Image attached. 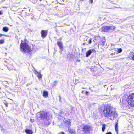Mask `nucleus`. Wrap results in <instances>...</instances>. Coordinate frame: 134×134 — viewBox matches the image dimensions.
<instances>
[{"instance_id":"f257e3e1","label":"nucleus","mask_w":134,"mask_h":134,"mask_svg":"<svg viewBox=\"0 0 134 134\" xmlns=\"http://www.w3.org/2000/svg\"><path fill=\"white\" fill-rule=\"evenodd\" d=\"M101 113L105 117L111 120H114L118 116L116 111L113 109V107L109 105L102 107Z\"/></svg>"},{"instance_id":"f03ea898","label":"nucleus","mask_w":134,"mask_h":134,"mask_svg":"<svg viewBox=\"0 0 134 134\" xmlns=\"http://www.w3.org/2000/svg\"><path fill=\"white\" fill-rule=\"evenodd\" d=\"M124 105L126 107L128 105L134 106V93L131 94L128 97L127 101L123 102Z\"/></svg>"},{"instance_id":"7ed1b4c3","label":"nucleus","mask_w":134,"mask_h":134,"mask_svg":"<svg viewBox=\"0 0 134 134\" xmlns=\"http://www.w3.org/2000/svg\"><path fill=\"white\" fill-rule=\"evenodd\" d=\"M49 115V113L43 111H41L36 114L37 119H40L43 120H44L45 118H48Z\"/></svg>"},{"instance_id":"20e7f679","label":"nucleus","mask_w":134,"mask_h":134,"mask_svg":"<svg viewBox=\"0 0 134 134\" xmlns=\"http://www.w3.org/2000/svg\"><path fill=\"white\" fill-rule=\"evenodd\" d=\"M21 51L25 53H28L31 51V48L26 43L22 42L20 45Z\"/></svg>"},{"instance_id":"39448f33","label":"nucleus","mask_w":134,"mask_h":134,"mask_svg":"<svg viewBox=\"0 0 134 134\" xmlns=\"http://www.w3.org/2000/svg\"><path fill=\"white\" fill-rule=\"evenodd\" d=\"M81 129L85 134H88L91 130H92V127L90 125L83 124L81 126Z\"/></svg>"},{"instance_id":"423d86ee","label":"nucleus","mask_w":134,"mask_h":134,"mask_svg":"<svg viewBox=\"0 0 134 134\" xmlns=\"http://www.w3.org/2000/svg\"><path fill=\"white\" fill-rule=\"evenodd\" d=\"M74 57V55L72 52L69 53L67 55V58L69 60L72 59Z\"/></svg>"},{"instance_id":"0eeeda50","label":"nucleus","mask_w":134,"mask_h":134,"mask_svg":"<svg viewBox=\"0 0 134 134\" xmlns=\"http://www.w3.org/2000/svg\"><path fill=\"white\" fill-rule=\"evenodd\" d=\"M129 58L134 60V51L131 52L129 55Z\"/></svg>"},{"instance_id":"6e6552de","label":"nucleus","mask_w":134,"mask_h":134,"mask_svg":"<svg viewBox=\"0 0 134 134\" xmlns=\"http://www.w3.org/2000/svg\"><path fill=\"white\" fill-rule=\"evenodd\" d=\"M102 31L104 32L110 31L109 26H104L102 27Z\"/></svg>"},{"instance_id":"1a4fd4ad","label":"nucleus","mask_w":134,"mask_h":134,"mask_svg":"<svg viewBox=\"0 0 134 134\" xmlns=\"http://www.w3.org/2000/svg\"><path fill=\"white\" fill-rule=\"evenodd\" d=\"M41 33L42 37L44 38L47 34V30H42L41 31Z\"/></svg>"},{"instance_id":"9d476101","label":"nucleus","mask_w":134,"mask_h":134,"mask_svg":"<svg viewBox=\"0 0 134 134\" xmlns=\"http://www.w3.org/2000/svg\"><path fill=\"white\" fill-rule=\"evenodd\" d=\"M50 116H49L48 117V118H47L44 119V120H43L44 121V123L46 125H49L50 122H49L50 118H49Z\"/></svg>"},{"instance_id":"9b49d317","label":"nucleus","mask_w":134,"mask_h":134,"mask_svg":"<svg viewBox=\"0 0 134 134\" xmlns=\"http://www.w3.org/2000/svg\"><path fill=\"white\" fill-rule=\"evenodd\" d=\"M93 51V50H89L86 53V56L87 57H88Z\"/></svg>"},{"instance_id":"f8f14e48","label":"nucleus","mask_w":134,"mask_h":134,"mask_svg":"<svg viewBox=\"0 0 134 134\" xmlns=\"http://www.w3.org/2000/svg\"><path fill=\"white\" fill-rule=\"evenodd\" d=\"M57 44L59 47L60 49L62 51L63 49V47L62 43L60 42H57Z\"/></svg>"},{"instance_id":"ddd939ff","label":"nucleus","mask_w":134,"mask_h":134,"mask_svg":"<svg viewBox=\"0 0 134 134\" xmlns=\"http://www.w3.org/2000/svg\"><path fill=\"white\" fill-rule=\"evenodd\" d=\"M65 125H67L69 127H70L71 125V122L69 120H67L65 121Z\"/></svg>"},{"instance_id":"4468645a","label":"nucleus","mask_w":134,"mask_h":134,"mask_svg":"<svg viewBox=\"0 0 134 134\" xmlns=\"http://www.w3.org/2000/svg\"><path fill=\"white\" fill-rule=\"evenodd\" d=\"M25 132L27 134H32L33 131L29 129H27L25 130Z\"/></svg>"},{"instance_id":"2eb2a0df","label":"nucleus","mask_w":134,"mask_h":134,"mask_svg":"<svg viewBox=\"0 0 134 134\" xmlns=\"http://www.w3.org/2000/svg\"><path fill=\"white\" fill-rule=\"evenodd\" d=\"M48 92L46 91H44L43 93V96L44 97L46 98L48 97Z\"/></svg>"},{"instance_id":"dca6fc26","label":"nucleus","mask_w":134,"mask_h":134,"mask_svg":"<svg viewBox=\"0 0 134 134\" xmlns=\"http://www.w3.org/2000/svg\"><path fill=\"white\" fill-rule=\"evenodd\" d=\"M35 71L37 73V76L39 78H42V75L41 74L40 72H38L36 70H35Z\"/></svg>"},{"instance_id":"f3484780","label":"nucleus","mask_w":134,"mask_h":134,"mask_svg":"<svg viewBox=\"0 0 134 134\" xmlns=\"http://www.w3.org/2000/svg\"><path fill=\"white\" fill-rule=\"evenodd\" d=\"M102 43H101L102 45L103 46L105 44V37H104L102 38Z\"/></svg>"},{"instance_id":"a211bd4d","label":"nucleus","mask_w":134,"mask_h":134,"mask_svg":"<svg viewBox=\"0 0 134 134\" xmlns=\"http://www.w3.org/2000/svg\"><path fill=\"white\" fill-rule=\"evenodd\" d=\"M8 29H9L6 27H4L3 28V30L6 32H7L8 31Z\"/></svg>"},{"instance_id":"6ab92c4d","label":"nucleus","mask_w":134,"mask_h":134,"mask_svg":"<svg viewBox=\"0 0 134 134\" xmlns=\"http://www.w3.org/2000/svg\"><path fill=\"white\" fill-rule=\"evenodd\" d=\"M118 124L117 122H115V131L117 132V131L118 130Z\"/></svg>"},{"instance_id":"aec40b11","label":"nucleus","mask_w":134,"mask_h":134,"mask_svg":"<svg viewBox=\"0 0 134 134\" xmlns=\"http://www.w3.org/2000/svg\"><path fill=\"white\" fill-rule=\"evenodd\" d=\"M109 29L110 30V31H111L112 30H113L115 29V27L114 26H109Z\"/></svg>"},{"instance_id":"412c9836","label":"nucleus","mask_w":134,"mask_h":134,"mask_svg":"<svg viewBox=\"0 0 134 134\" xmlns=\"http://www.w3.org/2000/svg\"><path fill=\"white\" fill-rule=\"evenodd\" d=\"M105 125L104 124L103 125V126L102 127V131L104 132L105 128Z\"/></svg>"},{"instance_id":"4be33fe9","label":"nucleus","mask_w":134,"mask_h":134,"mask_svg":"<svg viewBox=\"0 0 134 134\" xmlns=\"http://www.w3.org/2000/svg\"><path fill=\"white\" fill-rule=\"evenodd\" d=\"M122 51V49L121 48L118 49V53H120Z\"/></svg>"},{"instance_id":"5701e85b","label":"nucleus","mask_w":134,"mask_h":134,"mask_svg":"<svg viewBox=\"0 0 134 134\" xmlns=\"http://www.w3.org/2000/svg\"><path fill=\"white\" fill-rule=\"evenodd\" d=\"M4 41L2 39L1 40H0V44H2L4 43Z\"/></svg>"},{"instance_id":"b1692460","label":"nucleus","mask_w":134,"mask_h":134,"mask_svg":"<svg viewBox=\"0 0 134 134\" xmlns=\"http://www.w3.org/2000/svg\"><path fill=\"white\" fill-rule=\"evenodd\" d=\"M70 131V133H71V134H75V133H74V131H75L74 130H72V131H71V130H70V131Z\"/></svg>"},{"instance_id":"393cba45","label":"nucleus","mask_w":134,"mask_h":134,"mask_svg":"<svg viewBox=\"0 0 134 134\" xmlns=\"http://www.w3.org/2000/svg\"><path fill=\"white\" fill-rule=\"evenodd\" d=\"M62 110H60V112L59 113V115H60L61 114H62Z\"/></svg>"},{"instance_id":"a878e982","label":"nucleus","mask_w":134,"mask_h":134,"mask_svg":"<svg viewBox=\"0 0 134 134\" xmlns=\"http://www.w3.org/2000/svg\"><path fill=\"white\" fill-rule=\"evenodd\" d=\"M92 40L91 39L89 40L88 43L90 44L91 43Z\"/></svg>"},{"instance_id":"bb28decb","label":"nucleus","mask_w":134,"mask_h":134,"mask_svg":"<svg viewBox=\"0 0 134 134\" xmlns=\"http://www.w3.org/2000/svg\"><path fill=\"white\" fill-rule=\"evenodd\" d=\"M30 121L31 122H34V119H30Z\"/></svg>"},{"instance_id":"cd10ccee","label":"nucleus","mask_w":134,"mask_h":134,"mask_svg":"<svg viewBox=\"0 0 134 134\" xmlns=\"http://www.w3.org/2000/svg\"><path fill=\"white\" fill-rule=\"evenodd\" d=\"M89 94V93L87 91H86L85 93V94L86 95H88Z\"/></svg>"},{"instance_id":"c85d7f7f","label":"nucleus","mask_w":134,"mask_h":134,"mask_svg":"<svg viewBox=\"0 0 134 134\" xmlns=\"http://www.w3.org/2000/svg\"><path fill=\"white\" fill-rule=\"evenodd\" d=\"M90 2L91 3H92L93 2V0H89Z\"/></svg>"},{"instance_id":"c756f323","label":"nucleus","mask_w":134,"mask_h":134,"mask_svg":"<svg viewBox=\"0 0 134 134\" xmlns=\"http://www.w3.org/2000/svg\"><path fill=\"white\" fill-rule=\"evenodd\" d=\"M59 134H65V133L63 132H62L59 133Z\"/></svg>"},{"instance_id":"7c9ffc66","label":"nucleus","mask_w":134,"mask_h":134,"mask_svg":"<svg viewBox=\"0 0 134 134\" xmlns=\"http://www.w3.org/2000/svg\"><path fill=\"white\" fill-rule=\"evenodd\" d=\"M57 83V81H55L54 82V85H55Z\"/></svg>"},{"instance_id":"2f4dec72","label":"nucleus","mask_w":134,"mask_h":134,"mask_svg":"<svg viewBox=\"0 0 134 134\" xmlns=\"http://www.w3.org/2000/svg\"><path fill=\"white\" fill-rule=\"evenodd\" d=\"M105 134H112V133L110 132H109L106 133Z\"/></svg>"},{"instance_id":"473e14b6","label":"nucleus","mask_w":134,"mask_h":134,"mask_svg":"<svg viewBox=\"0 0 134 134\" xmlns=\"http://www.w3.org/2000/svg\"><path fill=\"white\" fill-rule=\"evenodd\" d=\"M59 101H60L61 100V97H60V95H59Z\"/></svg>"},{"instance_id":"72a5a7b5","label":"nucleus","mask_w":134,"mask_h":134,"mask_svg":"<svg viewBox=\"0 0 134 134\" xmlns=\"http://www.w3.org/2000/svg\"><path fill=\"white\" fill-rule=\"evenodd\" d=\"M4 35L3 34H0V37H1L2 36Z\"/></svg>"},{"instance_id":"f704fd0d","label":"nucleus","mask_w":134,"mask_h":134,"mask_svg":"<svg viewBox=\"0 0 134 134\" xmlns=\"http://www.w3.org/2000/svg\"><path fill=\"white\" fill-rule=\"evenodd\" d=\"M115 54V53H111V55H114Z\"/></svg>"},{"instance_id":"c9c22d12","label":"nucleus","mask_w":134,"mask_h":134,"mask_svg":"<svg viewBox=\"0 0 134 134\" xmlns=\"http://www.w3.org/2000/svg\"><path fill=\"white\" fill-rule=\"evenodd\" d=\"M2 14V13L0 11V15H1Z\"/></svg>"},{"instance_id":"e433bc0d","label":"nucleus","mask_w":134,"mask_h":134,"mask_svg":"<svg viewBox=\"0 0 134 134\" xmlns=\"http://www.w3.org/2000/svg\"><path fill=\"white\" fill-rule=\"evenodd\" d=\"M5 105H6V106L7 107H8V104H5Z\"/></svg>"},{"instance_id":"4c0bfd02","label":"nucleus","mask_w":134,"mask_h":134,"mask_svg":"<svg viewBox=\"0 0 134 134\" xmlns=\"http://www.w3.org/2000/svg\"><path fill=\"white\" fill-rule=\"evenodd\" d=\"M80 0L81 1H83V0Z\"/></svg>"}]
</instances>
